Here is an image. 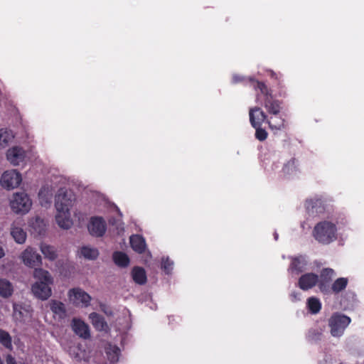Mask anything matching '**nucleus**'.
Instances as JSON below:
<instances>
[{
	"label": "nucleus",
	"mask_w": 364,
	"mask_h": 364,
	"mask_svg": "<svg viewBox=\"0 0 364 364\" xmlns=\"http://www.w3.org/2000/svg\"><path fill=\"white\" fill-rule=\"evenodd\" d=\"M336 225L328 221L318 223L314 230L315 239L322 244H329L336 239Z\"/></svg>",
	"instance_id": "f257e3e1"
},
{
	"label": "nucleus",
	"mask_w": 364,
	"mask_h": 364,
	"mask_svg": "<svg viewBox=\"0 0 364 364\" xmlns=\"http://www.w3.org/2000/svg\"><path fill=\"white\" fill-rule=\"evenodd\" d=\"M350 321V318L347 316L341 314H333L328 319L331 336L333 337L341 336Z\"/></svg>",
	"instance_id": "f03ea898"
},
{
	"label": "nucleus",
	"mask_w": 364,
	"mask_h": 364,
	"mask_svg": "<svg viewBox=\"0 0 364 364\" xmlns=\"http://www.w3.org/2000/svg\"><path fill=\"white\" fill-rule=\"evenodd\" d=\"M75 201V196L70 191L60 188L55 196V210H70Z\"/></svg>",
	"instance_id": "7ed1b4c3"
},
{
	"label": "nucleus",
	"mask_w": 364,
	"mask_h": 364,
	"mask_svg": "<svg viewBox=\"0 0 364 364\" xmlns=\"http://www.w3.org/2000/svg\"><path fill=\"white\" fill-rule=\"evenodd\" d=\"M32 206V201L25 193H16L11 200V208L16 213L26 214Z\"/></svg>",
	"instance_id": "20e7f679"
},
{
	"label": "nucleus",
	"mask_w": 364,
	"mask_h": 364,
	"mask_svg": "<svg viewBox=\"0 0 364 364\" xmlns=\"http://www.w3.org/2000/svg\"><path fill=\"white\" fill-rule=\"evenodd\" d=\"M20 261L26 266L33 268L42 264V257L36 250L31 246L26 247L19 255Z\"/></svg>",
	"instance_id": "39448f33"
},
{
	"label": "nucleus",
	"mask_w": 364,
	"mask_h": 364,
	"mask_svg": "<svg viewBox=\"0 0 364 364\" xmlns=\"http://www.w3.org/2000/svg\"><path fill=\"white\" fill-rule=\"evenodd\" d=\"M21 181V174L15 169L4 171L0 181L1 186L8 190L18 187Z\"/></svg>",
	"instance_id": "423d86ee"
},
{
	"label": "nucleus",
	"mask_w": 364,
	"mask_h": 364,
	"mask_svg": "<svg viewBox=\"0 0 364 364\" xmlns=\"http://www.w3.org/2000/svg\"><path fill=\"white\" fill-rule=\"evenodd\" d=\"M68 296L70 302L75 306H87L91 301V296L80 288L70 289Z\"/></svg>",
	"instance_id": "0eeeda50"
},
{
	"label": "nucleus",
	"mask_w": 364,
	"mask_h": 364,
	"mask_svg": "<svg viewBox=\"0 0 364 364\" xmlns=\"http://www.w3.org/2000/svg\"><path fill=\"white\" fill-rule=\"evenodd\" d=\"M335 277V272L333 269L325 268L321 270L318 284L320 291L324 294H330V284Z\"/></svg>",
	"instance_id": "6e6552de"
},
{
	"label": "nucleus",
	"mask_w": 364,
	"mask_h": 364,
	"mask_svg": "<svg viewBox=\"0 0 364 364\" xmlns=\"http://www.w3.org/2000/svg\"><path fill=\"white\" fill-rule=\"evenodd\" d=\"M50 285L52 284L35 282L31 286V292L35 297L43 301L47 300L52 295Z\"/></svg>",
	"instance_id": "1a4fd4ad"
},
{
	"label": "nucleus",
	"mask_w": 364,
	"mask_h": 364,
	"mask_svg": "<svg viewBox=\"0 0 364 364\" xmlns=\"http://www.w3.org/2000/svg\"><path fill=\"white\" fill-rule=\"evenodd\" d=\"M88 230L93 236H102L106 231L105 221L101 217L92 218L88 225Z\"/></svg>",
	"instance_id": "9d476101"
},
{
	"label": "nucleus",
	"mask_w": 364,
	"mask_h": 364,
	"mask_svg": "<svg viewBox=\"0 0 364 364\" xmlns=\"http://www.w3.org/2000/svg\"><path fill=\"white\" fill-rule=\"evenodd\" d=\"M6 157L13 166H19L25 161L26 152L22 148L14 146L7 151Z\"/></svg>",
	"instance_id": "9b49d317"
},
{
	"label": "nucleus",
	"mask_w": 364,
	"mask_h": 364,
	"mask_svg": "<svg viewBox=\"0 0 364 364\" xmlns=\"http://www.w3.org/2000/svg\"><path fill=\"white\" fill-rule=\"evenodd\" d=\"M55 221L58 226L64 230L70 228L73 225L70 210H56Z\"/></svg>",
	"instance_id": "f8f14e48"
},
{
	"label": "nucleus",
	"mask_w": 364,
	"mask_h": 364,
	"mask_svg": "<svg viewBox=\"0 0 364 364\" xmlns=\"http://www.w3.org/2000/svg\"><path fill=\"white\" fill-rule=\"evenodd\" d=\"M318 282V277L314 273L303 274L299 279V287L302 290H308L314 287Z\"/></svg>",
	"instance_id": "ddd939ff"
},
{
	"label": "nucleus",
	"mask_w": 364,
	"mask_h": 364,
	"mask_svg": "<svg viewBox=\"0 0 364 364\" xmlns=\"http://www.w3.org/2000/svg\"><path fill=\"white\" fill-rule=\"evenodd\" d=\"M48 306L54 314L55 317H57L59 319H63L66 317V307L62 301L52 299L48 303Z\"/></svg>",
	"instance_id": "4468645a"
},
{
	"label": "nucleus",
	"mask_w": 364,
	"mask_h": 364,
	"mask_svg": "<svg viewBox=\"0 0 364 364\" xmlns=\"http://www.w3.org/2000/svg\"><path fill=\"white\" fill-rule=\"evenodd\" d=\"M250 121L253 127H261L267 119V115L259 107H254L250 109Z\"/></svg>",
	"instance_id": "2eb2a0df"
},
{
	"label": "nucleus",
	"mask_w": 364,
	"mask_h": 364,
	"mask_svg": "<svg viewBox=\"0 0 364 364\" xmlns=\"http://www.w3.org/2000/svg\"><path fill=\"white\" fill-rule=\"evenodd\" d=\"M53 191V187L48 184L43 186L41 188L38 193V198L42 206L48 207L50 205Z\"/></svg>",
	"instance_id": "dca6fc26"
},
{
	"label": "nucleus",
	"mask_w": 364,
	"mask_h": 364,
	"mask_svg": "<svg viewBox=\"0 0 364 364\" xmlns=\"http://www.w3.org/2000/svg\"><path fill=\"white\" fill-rule=\"evenodd\" d=\"M72 328L80 337L87 338L90 336L88 326L82 320L73 318L72 321Z\"/></svg>",
	"instance_id": "f3484780"
},
{
	"label": "nucleus",
	"mask_w": 364,
	"mask_h": 364,
	"mask_svg": "<svg viewBox=\"0 0 364 364\" xmlns=\"http://www.w3.org/2000/svg\"><path fill=\"white\" fill-rule=\"evenodd\" d=\"M14 314L18 319L30 318L31 316V308L30 305L14 303L13 305Z\"/></svg>",
	"instance_id": "a211bd4d"
},
{
	"label": "nucleus",
	"mask_w": 364,
	"mask_h": 364,
	"mask_svg": "<svg viewBox=\"0 0 364 364\" xmlns=\"http://www.w3.org/2000/svg\"><path fill=\"white\" fill-rule=\"evenodd\" d=\"M39 249L44 258L50 261H54L57 259L58 255L55 247L46 242H41Z\"/></svg>",
	"instance_id": "6ab92c4d"
},
{
	"label": "nucleus",
	"mask_w": 364,
	"mask_h": 364,
	"mask_svg": "<svg viewBox=\"0 0 364 364\" xmlns=\"http://www.w3.org/2000/svg\"><path fill=\"white\" fill-rule=\"evenodd\" d=\"M33 278L36 282H41L44 284L53 283V278L50 272L42 268H36L33 274Z\"/></svg>",
	"instance_id": "aec40b11"
},
{
	"label": "nucleus",
	"mask_w": 364,
	"mask_h": 364,
	"mask_svg": "<svg viewBox=\"0 0 364 364\" xmlns=\"http://www.w3.org/2000/svg\"><path fill=\"white\" fill-rule=\"evenodd\" d=\"M263 105L269 114L277 115L280 112V104L279 101L273 99L272 95L264 97Z\"/></svg>",
	"instance_id": "412c9836"
},
{
	"label": "nucleus",
	"mask_w": 364,
	"mask_h": 364,
	"mask_svg": "<svg viewBox=\"0 0 364 364\" xmlns=\"http://www.w3.org/2000/svg\"><path fill=\"white\" fill-rule=\"evenodd\" d=\"M11 235L16 242L23 244L26 240V232L18 224L14 223L11 227Z\"/></svg>",
	"instance_id": "4be33fe9"
},
{
	"label": "nucleus",
	"mask_w": 364,
	"mask_h": 364,
	"mask_svg": "<svg viewBox=\"0 0 364 364\" xmlns=\"http://www.w3.org/2000/svg\"><path fill=\"white\" fill-rule=\"evenodd\" d=\"M130 244L132 249L138 253H142L146 247L145 240L138 235L130 237Z\"/></svg>",
	"instance_id": "5701e85b"
},
{
	"label": "nucleus",
	"mask_w": 364,
	"mask_h": 364,
	"mask_svg": "<svg viewBox=\"0 0 364 364\" xmlns=\"http://www.w3.org/2000/svg\"><path fill=\"white\" fill-rule=\"evenodd\" d=\"M14 292L11 282L6 279H0V296L3 298H9Z\"/></svg>",
	"instance_id": "b1692460"
},
{
	"label": "nucleus",
	"mask_w": 364,
	"mask_h": 364,
	"mask_svg": "<svg viewBox=\"0 0 364 364\" xmlns=\"http://www.w3.org/2000/svg\"><path fill=\"white\" fill-rule=\"evenodd\" d=\"M30 226L38 235H42L46 232V223L42 218L36 217L31 220Z\"/></svg>",
	"instance_id": "393cba45"
},
{
	"label": "nucleus",
	"mask_w": 364,
	"mask_h": 364,
	"mask_svg": "<svg viewBox=\"0 0 364 364\" xmlns=\"http://www.w3.org/2000/svg\"><path fill=\"white\" fill-rule=\"evenodd\" d=\"M90 318L92 325L99 331L106 330L107 328V323L104 318L96 313H92L90 314Z\"/></svg>",
	"instance_id": "a878e982"
},
{
	"label": "nucleus",
	"mask_w": 364,
	"mask_h": 364,
	"mask_svg": "<svg viewBox=\"0 0 364 364\" xmlns=\"http://www.w3.org/2000/svg\"><path fill=\"white\" fill-rule=\"evenodd\" d=\"M14 134L6 129H0V149L5 148L12 141Z\"/></svg>",
	"instance_id": "bb28decb"
},
{
	"label": "nucleus",
	"mask_w": 364,
	"mask_h": 364,
	"mask_svg": "<svg viewBox=\"0 0 364 364\" xmlns=\"http://www.w3.org/2000/svg\"><path fill=\"white\" fill-rule=\"evenodd\" d=\"M132 274L134 281L139 284H143L146 282L145 270L141 267H134Z\"/></svg>",
	"instance_id": "cd10ccee"
},
{
	"label": "nucleus",
	"mask_w": 364,
	"mask_h": 364,
	"mask_svg": "<svg viewBox=\"0 0 364 364\" xmlns=\"http://www.w3.org/2000/svg\"><path fill=\"white\" fill-rule=\"evenodd\" d=\"M348 284V279L344 277H341L337 279L331 286L330 289L331 293L338 294L341 291L344 290Z\"/></svg>",
	"instance_id": "c85d7f7f"
},
{
	"label": "nucleus",
	"mask_w": 364,
	"mask_h": 364,
	"mask_svg": "<svg viewBox=\"0 0 364 364\" xmlns=\"http://www.w3.org/2000/svg\"><path fill=\"white\" fill-rule=\"evenodd\" d=\"M80 254L82 257L87 259H95L99 255L96 248L90 246H84L80 249Z\"/></svg>",
	"instance_id": "c756f323"
},
{
	"label": "nucleus",
	"mask_w": 364,
	"mask_h": 364,
	"mask_svg": "<svg viewBox=\"0 0 364 364\" xmlns=\"http://www.w3.org/2000/svg\"><path fill=\"white\" fill-rule=\"evenodd\" d=\"M0 343L6 348L11 350L13 349L12 338L9 332L0 329Z\"/></svg>",
	"instance_id": "7c9ffc66"
},
{
	"label": "nucleus",
	"mask_w": 364,
	"mask_h": 364,
	"mask_svg": "<svg viewBox=\"0 0 364 364\" xmlns=\"http://www.w3.org/2000/svg\"><path fill=\"white\" fill-rule=\"evenodd\" d=\"M113 259L117 265L122 267L128 266L129 262L127 255L121 252H114L113 255Z\"/></svg>",
	"instance_id": "2f4dec72"
},
{
	"label": "nucleus",
	"mask_w": 364,
	"mask_h": 364,
	"mask_svg": "<svg viewBox=\"0 0 364 364\" xmlns=\"http://www.w3.org/2000/svg\"><path fill=\"white\" fill-rule=\"evenodd\" d=\"M306 261L303 257H297L294 259L291 262L290 270L295 271L296 274L302 272L306 266Z\"/></svg>",
	"instance_id": "473e14b6"
},
{
	"label": "nucleus",
	"mask_w": 364,
	"mask_h": 364,
	"mask_svg": "<svg viewBox=\"0 0 364 364\" xmlns=\"http://www.w3.org/2000/svg\"><path fill=\"white\" fill-rule=\"evenodd\" d=\"M107 354L109 360L114 363L119 360V349L117 346H109L107 348Z\"/></svg>",
	"instance_id": "72a5a7b5"
},
{
	"label": "nucleus",
	"mask_w": 364,
	"mask_h": 364,
	"mask_svg": "<svg viewBox=\"0 0 364 364\" xmlns=\"http://www.w3.org/2000/svg\"><path fill=\"white\" fill-rule=\"evenodd\" d=\"M308 307L312 314H317L321 307L320 301L314 297H311L308 299Z\"/></svg>",
	"instance_id": "f704fd0d"
},
{
	"label": "nucleus",
	"mask_w": 364,
	"mask_h": 364,
	"mask_svg": "<svg viewBox=\"0 0 364 364\" xmlns=\"http://www.w3.org/2000/svg\"><path fill=\"white\" fill-rule=\"evenodd\" d=\"M267 123L272 129L280 130L284 127V119L280 117H271Z\"/></svg>",
	"instance_id": "c9c22d12"
},
{
	"label": "nucleus",
	"mask_w": 364,
	"mask_h": 364,
	"mask_svg": "<svg viewBox=\"0 0 364 364\" xmlns=\"http://www.w3.org/2000/svg\"><path fill=\"white\" fill-rule=\"evenodd\" d=\"M283 171L287 175H294L297 171L296 161L294 159L289 161L284 167Z\"/></svg>",
	"instance_id": "e433bc0d"
},
{
	"label": "nucleus",
	"mask_w": 364,
	"mask_h": 364,
	"mask_svg": "<svg viewBox=\"0 0 364 364\" xmlns=\"http://www.w3.org/2000/svg\"><path fill=\"white\" fill-rule=\"evenodd\" d=\"M256 129L255 136L259 141H264L267 137V132L260 127H255Z\"/></svg>",
	"instance_id": "4c0bfd02"
},
{
	"label": "nucleus",
	"mask_w": 364,
	"mask_h": 364,
	"mask_svg": "<svg viewBox=\"0 0 364 364\" xmlns=\"http://www.w3.org/2000/svg\"><path fill=\"white\" fill-rule=\"evenodd\" d=\"M173 265V262L170 261L168 258L162 259V268L167 274L170 273V272L172 270Z\"/></svg>",
	"instance_id": "58836bf2"
},
{
	"label": "nucleus",
	"mask_w": 364,
	"mask_h": 364,
	"mask_svg": "<svg viewBox=\"0 0 364 364\" xmlns=\"http://www.w3.org/2000/svg\"><path fill=\"white\" fill-rule=\"evenodd\" d=\"M256 86L260 90L262 94H263L265 97L272 95L270 90L267 87V86L264 83L257 81Z\"/></svg>",
	"instance_id": "ea45409f"
},
{
	"label": "nucleus",
	"mask_w": 364,
	"mask_h": 364,
	"mask_svg": "<svg viewBox=\"0 0 364 364\" xmlns=\"http://www.w3.org/2000/svg\"><path fill=\"white\" fill-rule=\"evenodd\" d=\"M6 364H17L14 358L11 355H8L6 358Z\"/></svg>",
	"instance_id": "a19ab883"
},
{
	"label": "nucleus",
	"mask_w": 364,
	"mask_h": 364,
	"mask_svg": "<svg viewBox=\"0 0 364 364\" xmlns=\"http://www.w3.org/2000/svg\"><path fill=\"white\" fill-rule=\"evenodd\" d=\"M306 208L307 210H310V209L314 208V201L313 200H308L306 202Z\"/></svg>",
	"instance_id": "79ce46f5"
},
{
	"label": "nucleus",
	"mask_w": 364,
	"mask_h": 364,
	"mask_svg": "<svg viewBox=\"0 0 364 364\" xmlns=\"http://www.w3.org/2000/svg\"><path fill=\"white\" fill-rule=\"evenodd\" d=\"M5 256V250L4 248L0 242V259L3 258Z\"/></svg>",
	"instance_id": "37998d69"
},
{
	"label": "nucleus",
	"mask_w": 364,
	"mask_h": 364,
	"mask_svg": "<svg viewBox=\"0 0 364 364\" xmlns=\"http://www.w3.org/2000/svg\"><path fill=\"white\" fill-rule=\"evenodd\" d=\"M233 80H234L235 82H239V80H240L239 77L237 75H234L233 76Z\"/></svg>",
	"instance_id": "c03bdc74"
},
{
	"label": "nucleus",
	"mask_w": 364,
	"mask_h": 364,
	"mask_svg": "<svg viewBox=\"0 0 364 364\" xmlns=\"http://www.w3.org/2000/svg\"><path fill=\"white\" fill-rule=\"evenodd\" d=\"M274 238H275V240H277V238H278V235H277V233H275V234H274Z\"/></svg>",
	"instance_id": "a18cd8bd"
},
{
	"label": "nucleus",
	"mask_w": 364,
	"mask_h": 364,
	"mask_svg": "<svg viewBox=\"0 0 364 364\" xmlns=\"http://www.w3.org/2000/svg\"><path fill=\"white\" fill-rule=\"evenodd\" d=\"M291 296H294L295 298L296 297V295H295V294H291Z\"/></svg>",
	"instance_id": "49530a36"
},
{
	"label": "nucleus",
	"mask_w": 364,
	"mask_h": 364,
	"mask_svg": "<svg viewBox=\"0 0 364 364\" xmlns=\"http://www.w3.org/2000/svg\"><path fill=\"white\" fill-rule=\"evenodd\" d=\"M0 364H4L3 361L0 359Z\"/></svg>",
	"instance_id": "de8ad7c7"
},
{
	"label": "nucleus",
	"mask_w": 364,
	"mask_h": 364,
	"mask_svg": "<svg viewBox=\"0 0 364 364\" xmlns=\"http://www.w3.org/2000/svg\"><path fill=\"white\" fill-rule=\"evenodd\" d=\"M326 364H331V362H326Z\"/></svg>",
	"instance_id": "09e8293b"
}]
</instances>
